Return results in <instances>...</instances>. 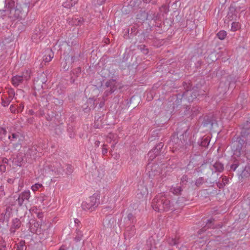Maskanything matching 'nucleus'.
Returning <instances> with one entry per match:
<instances>
[{
    "label": "nucleus",
    "mask_w": 250,
    "mask_h": 250,
    "mask_svg": "<svg viewBox=\"0 0 250 250\" xmlns=\"http://www.w3.org/2000/svg\"><path fill=\"white\" fill-rule=\"evenodd\" d=\"M241 129L239 136H234L232 138L231 148L234 152V157L232 159L233 164L231 167L235 169L238 163L237 161L243 162L246 158L244 156V150L246 147L248 138L250 134V119L240 125Z\"/></svg>",
    "instance_id": "1"
},
{
    "label": "nucleus",
    "mask_w": 250,
    "mask_h": 250,
    "mask_svg": "<svg viewBox=\"0 0 250 250\" xmlns=\"http://www.w3.org/2000/svg\"><path fill=\"white\" fill-rule=\"evenodd\" d=\"M185 200L183 197L178 198L175 201L171 198V197L167 194L159 193L153 199L152 207L153 209L158 212L173 211L178 208Z\"/></svg>",
    "instance_id": "2"
},
{
    "label": "nucleus",
    "mask_w": 250,
    "mask_h": 250,
    "mask_svg": "<svg viewBox=\"0 0 250 250\" xmlns=\"http://www.w3.org/2000/svg\"><path fill=\"white\" fill-rule=\"evenodd\" d=\"M204 83L205 81L202 80L199 83L193 86L190 83L184 82L183 86L185 91L182 93L184 100H185L188 103H191L195 100L197 101L203 100L207 94L205 86L202 84V83Z\"/></svg>",
    "instance_id": "3"
},
{
    "label": "nucleus",
    "mask_w": 250,
    "mask_h": 250,
    "mask_svg": "<svg viewBox=\"0 0 250 250\" xmlns=\"http://www.w3.org/2000/svg\"><path fill=\"white\" fill-rule=\"evenodd\" d=\"M189 126L185 123L178 125L176 133L171 137L170 145L175 149L182 148L187 143L190 132Z\"/></svg>",
    "instance_id": "4"
},
{
    "label": "nucleus",
    "mask_w": 250,
    "mask_h": 250,
    "mask_svg": "<svg viewBox=\"0 0 250 250\" xmlns=\"http://www.w3.org/2000/svg\"><path fill=\"white\" fill-rule=\"evenodd\" d=\"M4 9L0 10V19L4 20L6 17L16 19H21V8L19 4L4 1Z\"/></svg>",
    "instance_id": "5"
},
{
    "label": "nucleus",
    "mask_w": 250,
    "mask_h": 250,
    "mask_svg": "<svg viewBox=\"0 0 250 250\" xmlns=\"http://www.w3.org/2000/svg\"><path fill=\"white\" fill-rule=\"evenodd\" d=\"M244 154L243 156L246 158V159L244 160V161L243 162L237 161L238 162H239V163H237V166L236 167L235 169H233L231 167V165H232V164H233L234 163L233 161H232V159L234 157V152H233V155L231 156V159L229 163L226 166L227 168H229V171H235L239 166L243 165L245 163V162H246L247 163L245 166H242L243 169L241 171H238V172L237 173L239 177H241V179L247 178L249 177L250 175V159H248V157L246 156V148L244 150Z\"/></svg>",
    "instance_id": "6"
},
{
    "label": "nucleus",
    "mask_w": 250,
    "mask_h": 250,
    "mask_svg": "<svg viewBox=\"0 0 250 250\" xmlns=\"http://www.w3.org/2000/svg\"><path fill=\"white\" fill-rule=\"evenodd\" d=\"M199 122L202 126L209 130H211L214 126H218L216 118L212 113L200 117Z\"/></svg>",
    "instance_id": "7"
},
{
    "label": "nucleus",
    "mask_w": 250,
    "mask_h": 250,
    "mask_svg": "<svg viewBox=\"0 0 250 250\" xmlns=\"http://www.w3.org/2000/svg\"><path fill=\"white\" fill-rule=\"evenodd\" d=\"M100 197L99 193H94L86 201L82 203L81 205L82 208L85 210L92 211L94 210L100 204Z\"/></svg>",
    "instance_id": "8"
},
{
    "label": "nucleus",
    "mask_w": 250,
    "mask_h": 250,
    "mask_svg": "<svg viewBox=\"0 0 250 250\" xmlns=\"http://www.w3.org/2000/svg\"><path fill=\"white\" fill-rule=\"evenodd\" d=\"M163 142H160L156 144L154 147L147 153V157L149 161H153L156 157L162 156L164 157L165 154V148Z\"/></svg>",
    "instance_id": "9"
},
{
    "label": "nucleus",
    "mask_w": 250,
    "mask_h": 250,
    "mask_svg": "<svg viewBox=\"0 0 250 250\" xmlns=\"http://www.w3.org/2000/svg\"><path fill=\"white\" fill-rule=\"evenodd\" d=\"M117 77H118L117 76H112V79H110L106 82L105 85L108 89H106L104 93V97H107L109 96L117 90L118 86V83L116 81Z\"/></svg>",
    "instance_id": "10"
},
{
    "label": "nucleus",
    "mask_w": 250,
    "mask_h": 250,
    "mask_svg": "<svg viewBox=\"0 0 250 250\" xmlns=\"http://www.w3.org/2000/svg\"><path fill=\"white\" fill-rule=\"evenodd\" d=\"M27 227H28L30 231L33 233L40 232L41 231H38V230L41 229V225L40 223L37 221L35 218H32L29 220L27 224Z\"/></svg>",
    "instance_id": "11"
},
{
    "label": "nucleus",
    "mask_w": 250,
    "mask_h": 250,
    "mask_svg": "<svg viewBox=\"0 0 250 250\" xmlns=\"http://www.w3.org/2000/svg\"><path fill=\"white\" fill-rule=\"evenodd\" d=\"M12 209L10 207H7L0 214V222L2 224L8 223L9 219L12 215Z\"/></svg>",
    "instance_id": "12"
},
{
    "label": "nucleus",
    "mask_w": 250,
    "mask_h": 250,
    "mask_svg": "<svg viewBox=\"0 0 250 250\" xmlns=\"http://www.w3.org/2000/svg\"><path fill=\"white\" fill-rule=\"evenodd\" d=\"M248 94L246 92H241L237 100V108L241 109L244 108L247 104V98Z\"/></svg>",
    "instance_id": "13"
},
{
    "label": "nucleus",
    "mask_w": 250,
    "mask_h": 250,
    "mask_svg": "<svg viewBox=\"0 0 250 250\" xmlns=\"http://www.w3.org/2000/svg\"><path fill=\"white\" fill-rule=\"evenodd\" d=\"M30 197V192L29 190H25L19 194L18 198L16 199V201L18 202V205L19 207H21L24 202L28 201Z\"/></svg>",
    "instance_id": "14"
},
{
    "label": "nucleus",
    "mask_w": 250,
    "mask_h": 250,
    "mask_svg": "<svg viewBox=\"0 0 250 250\" xmlns=\"http://www.w3.org/2000/svg\"><path fill=\"white\" fill-rule=\"evenodd\" d=\"M203 160V157L200 154H195L190 158L188 165L195 167L200 165Z\"/></svg>",
    "instance_id": "15"
},
{
    "label": "nucleus",
    "mask_w": 250,
    "mask_h": 250,
    "mask_svg": "<svg viewBox=\"0 0 250 250\" xmlns=\"http://www.w3.org/2000/svg\"><path fill=\"white\" fill-rule=\"evenodd\" d=\"M209 143V137L204 136L202 137H200L198 140L197 145L200 147V149H204L208 147Z\"/></svg>",
    "instance_id": "16"
},
{
    "label": "nucleus",
    "mask_w": 250,
    "mask_h": 250,
    "mask_svg": "<svg viewBox=\"0 0 250 250\" xmlns=\"http://www.w3.org/2000/svg\"><path fill=\"white\" fill-rule=\"evenodd\" d=\"M238 7H236L235 5L231 4L229 8V11L227 16V18L229 21H233L235 20L237 17L236 13H237Z\"/></svg>",
    "instance_id": "17"
},
{
    "label": "nucleus",
    "mask_w": 250,
    "mask_h": 250,
    "mask_svg": "<svg viewBox=\"0 0 250 250\" xmlns=\"http://www.w3.org/2000/svg\"><path fill=\"white\" fill-rule=\"evenodd\" d=\"M29 76H27L23 75H16L12 77V83L15 86H17L19 85L20 83H22L24 79H25L26 80H28L29 79Z\"/></svg>",
    "instance_id": "18"
},
{
    "label": "nucleus",
    "mask_w": 250,
    "mask_h": 250,
    "mask_svg": "<svg viewBox=\"0 0 250 250\" xmlns=\"http://www.w3.org/2000/svg\"><path fill=\"white\" fill-rule=\"evenodd\" d=\"M20 219L18 218H14L12 221V225L10 229V231L11 233H15L16 230L20 229L21 226V222Z\"/></svg>",
    "instance_id": "19"
},
{
    "label": "nucleus",
    "mask_w": 250,
    "mask_h": 250,
    "mask_svg": "<svg viewBox=\"0 0 250 250\" xmlns=\"http://www.w3.org/2000/svg\"><path fill=\"white\" fill-rule=\"evenodd\" d=\"M116 219L111 215L106 216L104 219L103 224L104 227L111 228L116 225Z\"/></svg>",
    "instance_id": "20"
},
{
    "label": "nucleus",
    "mask_w": 250,
    "mask_h": 250,
    "mask_svg": "<svg viewBox=\"0 0 250 250\" xmlns=\"http://www.w3.org/2000/svg\"><path fill=\"white\" fill-rule=\"evenodd\" d=\"M155 24H153V26L151 27V30H154L159 34H161L165 30L164 29V23L162 21H158L154 22Z\"/></svg>",
    "instance_id": "21"
},
{
    "label": "nucleus",
    "mask_w": 250,
    "mask_h": 250,
    "mask_svg": "<svg viewBox=\"0 0 250 250\" xmlns=\"http://www.w3.org/2000/svg\"><path fill=\"white\" fill-rule=\"evenodd\" d=\"M148 194L147 188L146 186L140 185L137 191V195L139 199L143 198Z\"/></svg>",
    "instance_id": "22"
},
{
    "label": "nucleus",
    "mask_w": 250,
    "mask_h": 250,
    "mask_svg": "<svg viewBox=\"0 0 250 250\" xmlns=\"http://www.w3.org/2000/svg\"><path fill=\"white\" fill-rule=\"evenodd\" d=\"M67 132L69 137L73 139L76 136V127L74 123L71 122L67 124Z\"/></svg>",
    "instance_id": "23"
},
{
    "label": "nucleus",
    "mask_w": 250,
    "mask_h": 250,
    "mask_svg": "<svg viewBox=\"0 0 250 250\" xmlns=\"http://www.w3.org/2000/svg\"><path fill=\"white\" fill-rule=\"evenodd\" d=\"M53 167L51 171H54L57 175H62V172L65 171L64 167H62L60 163L57 162L53 164Z\"/></svg>",
    "instance_id": "24"
},
{
    "label": "nucleus",
    "mask_w": 250,
    "mask_h": 250,
    "mask_svg": "<svg viewBox=\"0 0 250 250\" xmlns=\"http://www.w3.org/2000/svg\"><path fill=\"white\" fill-rule=\"evenodd\" d=\"M54 57V52L51 48H48L45 51V55L43 56V61L45 62H48L51 61Z\"/></svg>",
    "instance_id": "25"
},
{
    "label": "nucleus",
    "mask_w": 250,
    "mask_h": 250,
    "mask_svg": "<svg viewBox=\"0 0 250 250\" xmlns=\"http://www.w3.org/2000/svg\"><path fill=\"white\" fill-rule=\"evenodd\" d=\"M145 10L141 9L137 15V19L139 22H144L147 20V15Z\"/></svg>",
    "instance_id": "26"
},
{
    "label": "nucleus",
    "mask_w": 250,
    "mask_h": 250,
    "mask_svg": "<svg viewBox=\"0 0 250 250\" xmlns=\"http://www.w3.org/2000/svg\"><path fill=\"white\" fill-rule=\"evenodd\" d=\"M157 165H154L151 167L150 171H148V176L149 178L153 179L156 175H159L160 171L156 169Z\"/></svg>",
    "instance_id": "27"
},
{
    "label": "nucleus",
    "mask_w": 250,
    "mask_h": 250,
    "mask_svg": "<svg viewBox=\"0 0 250 250\" xmlns=\"http://www.w3.org/2000/svg\"><path fill=\"white\" fill-rule=\"evenodd\" d=\"M23 158L21 154H18L16 157L13 158V162L19 167H21L23 164Z\"/></svg>",
    "instance_id": "28"
},
{
    "label": "nucleus",
    "mask_w": 250,
    "mask_h": 250,
    "mask_svg": "<svg viewBox=\"0 0 250 250\" xmlns=\"http://www.w3.org/2000/svg\"><path fill=\"white\" fill-rule=\"evenodd\" d=\"M212 166L215 172H221L224 169V165L219 161L216 162Z\"/></svg>",
    "instance_id": "29"
},
{
    "label": "nucleus",
    "mask_w": 250,
    "mask_h": 250,
    "mask_svg": "<svg viewBox=\"0 0 250 250\" xmlns=\"http://www.w3.org/2000/svg\"><path fill=\"white\" fill-rule=\"evenodd\" d=\"M184 188L181 185L180 186L177 185L174 187H172L170 190L174 194L178 195L181 194Z\"/></svg>",
    "instance_id": "30"
},
{
    "label": "nucleus",
    "mask_w": 250,
    "mask_h": 250,
    "mask_svg": "<svg viewBox=\"0 0 250 250\" xmlns=\"http://www.w3.org/2000/svg\"><path fill=\"white\" fill-rule=\"evenodd\" d=\"M42 29H41L40 27L36 28L34 32V35L33 37L34 38H43L44 33L42 31Z\"/></svg>",
    "instance_id": "31"
},
{
    "label": "nucleus",
    "mask_w": 250,
    "mask_h": 250,
    "mask_svg": "<svg viewBox=\"0 0 250 250\" xmlns=\"http://www.w3.org/2000/svg\"><path fill=\"white\" fill-rule=\"evenodd\" d=\"M56 112L52 110H47L45 116L46 120L48 121H51L55 118Z\"/></svg>",
    "instance_id": "32"
},
{
    "label": "nucleus",
    "mask_w": 250,
    "mask_h": 250,
    "mask_svg": "<svg viewBox=\"0 0 250 250\" xmlns=\"http://www.w3.org/2000/svg\"><path fill=\"white\" fill-rule=\"evenodd\" d=\"M81 72V68L80 67H77L71 70L70 76H74V77L77 78L80 76Z\"/></svg>",
    "instance_id": "33"
},
{
    "label": "nucleus",
    "mask_w": 250,
    "mask_h": 250,
    "mask_svg": "<svg viewBox=\"0 0 250 250\" xmlns=\"http://www.w3.org/2000/svg\"><path fill=\"white\" fill-rule=\"evenodd\" d=\"M137 48L144 55H147L149 53V49L144 44H140L137 46Z\"/></svg>",
    "instance_id": "34"
},
{
    "label": "nucleus",
    "mask_w": 250,
    "mask_h": 250,
    "mask_svg": "<svg viewBox=\"0 0 250 250\" xmlns=\"http://www.w3.org/2000/svg\"><path fill=\"white\" fill-rule=\"evenodd\" d=\"M143 3L145 4L146 5L148 4L146 7V9H148L150 8V5H156L158 3V0H142Z\"/></svg>",
    "instance_id": "35"
},
{
    "label": "nucleus",
    "mask_w": 250,
    "mask_h": 250,
    "mask_svg": "<svg viewBox=\"0 0 250 250\" xmlns=\"http://www.w3.org/2000/svg\"><path fill=\"white\" fill-rule=\"evenodd\" d=\"M17 249L16 250H26L27 247L25 245V242L24 240H21L19 242L16 244Z\"/></svg>",
    "instance_id": "36"
},
{
    "label": "nucleus",
    "mask_w": 250,
    "mask_h": 250,
    "mask_svg": "<svg viewBox=\"0 0 250 250\" xmlns=\"http://www.w3.org/2000/svg\"><path fill=\"white\" fill-rule=\"evenodd\" d=\"M95 102V100L94 98H90L86 102L87 104L88 105L89 108H90L91 110L94 109L96 107Z\"/></svg>",
    "instance_id": "37"
},
{
    "label": "nucleus",
    "mask_w": 250,
    "mask_h": 250,
    "mask_svg": "<svg viewBox=\"0 0 250 250\" xmlns=\"http://www.w3.org/2000/svg\"><path fill=\"white\" fill-rule=\"evenodd\" d=\"M177 99L173 103V107H175V106H177L179 105L181 102L182 100L183 99V96H182V94L178 93L176 94Z\"/></svg>",
    "instance_id": "38"
},
{
    "label": "nucleus",
    "mask_w": 250,
    "mask_h": 250,
    "mask_svg": "<svg viewBox=\"0 0 250 250\" xmlns=\"http://www.w3.org/2000/svg\"><path fill=\"white\" fill-rule=\"evenodd\" d=\"M214 219L210 218L209 219L207 220L206 222V227L208 229L212 228V229H216L217 227L215 226L214 224Z\"/></svg>",
    "instance_id": "39"
},
{
    "label": "nucleus",
    "mask_w": 250,
    "mask_h": 250,
    "mask_svg": "<svg viewBox=\"0 0 250 250\" xmlns=\"http://www.w3.org/2000/svg\"><path fill=\"white\" fill-rule=\"evenodd\" d=\"M148 32L146 31L145 32H142L140 34L138 35V37L140 38V42H142L143 41H147V36L148 34Z\"/></svg>",
    "instance_id": "40"
},
{
    "label": "nucleus",
    "mask_w": 250,
    "mask_h": 250,
    "mask_svg": "<svg viewBox=\"0 0 250 250\" xmlns=\"http://www.w3.org/2000/svg\"><path fill=\"white\" fill-rule=\"evenodd\" d=\"M150 9H151V5L150 6ZM147 15V20L148 21H152L154 20L155 17V13L153 11H151L150 10L148 12H146Z\"/></svg>",
    "instance_id": "41"
},
{
    "label": "nucleus",
    "mask_w": 250,
    "mask_h": 250,
    "mask_svg": "<svg viewBox=\"0 0 250 250\" xmlns=\"http://www.w3.org/2000/svg\"><path fill=\"white\" fill-rule=\"evenodd\" d=\"M65 171H64L66 175H70L73 171V167L69 164H65L64 167Z\"/></svg>",
    "instance_id": "42"
},
{
    "label": "nucleus",
    "mask_w": 250,
    "mask_h": 250,
    "mask_svg": "<svg viewBox=\"0 0 250 250\" xmlns=\"http://www.w3.org/2000/svg\"><path fill=\"white\" fill-rule=\"evenodd\" d=\"M237 78L236 76L229 75L227 77V81L228 83H230L231 84H233V86L237 82Z\"/></svg>",
    "instance_id": "43"
},
{
    "label": "nucleus",
    "mask_w": 250,
    "mask_h": 250,
    "mask_svg": "<svg viewBox=\"0 0 250 250\" xmlns=\"http://www.w3.org/2000/svg\"><path fill=\"white\" fill-rule=\"evenodd\" d=\"M139 33V30L135 26H133L131 27L130 29V37H128L129 38H132L134 36L137 35Z\"/></svg>",
    "instance_id": "44"
},
{
    "label": "nucleus",
    "mask_w": 250,
    "mask_h": 250,
    "mask_svg": "<svg viewBox=\"0 0 250 250\" xmlns=\"http://www.w3.org/2000/svg\"><path fill=\"white\" fill-rule=\"evenodd\" d=\"M169 8L168 4H163L159 7V10L161 13L167 14L169 11Z\"/></svg>",
    "instance_id": "45"
},
{
    "label": "nucleus",
    "mask_w": 250,
    "mask_h": 250,
    "mask_svg": "<svg viewBox=\"0 0 250 250\" xmlns=\"http://www.w3.org/2000/svg\"><path fill=\"white\" fill-rule=\"evenodd\" d=\"M0 250H7V243L2 238H0Z\"/></svg>",
    "instance_id": "46"
},
{
    "label": "nucleus",
    "mask_w": 250,
    "mask_h": 250,
    "mask_svg": "<svg viewBox=\"0 0 250 250\" xmlns=\"http://www.w3.org/2000/svg\"><path fill=\"white\" fill-rule=\"evenodd\" d=\"M76 236L74 237V241L76 242H80L82 239L83 236V234L81 231L80 230L76 229Z\"/></svg>",
    "instance_id": "47"
},
{
    "label": "nucleus",
    "mask_w": 250,
    "mask_h": 250,
    "mask_svg": "<svg viewBox=\"0 0 250 250\" xmlns=\"http://www.w3.org/2000/svg\"><path fill=\"white\" fill-rule=\"evenodd\" d=\"M201 109V108L199 106L193 107L191 109V115L192 116H196L200 112Z\"/></svg>",
    "instance_id": "48"
},
{
    "label": "nucleus",
    "mask_w": 250,
    "mask_h": 250,
    "mask_svg": "<svg viewBox=\"0 0 250 250\" xmlns=\"http://www.w3.org/2000/svg\"><path fill=\"white\" fill-rule=\"evenodd\" d=\"M167 242L170 246H177L179 243L178 239L176 238H169L167 240Z\"/></svg>",
    "instance_id": "49"
},
{
    "label": "nucleus",
    "mask_w": 250,
    "mask_h": 250,
    "mask_svg": "<svg viewBox=\"0 0 250 250\" xmlns=\"http://www.w3.org/2000/svg\"><path fill=\"white\" fill-rule=\"evenodd\" d=\"M227 35V33L226 31L221 30L217 34V36L220 40H223L225 39Z\"/></svg>",
    "instance_id": "50"
},
{
    "label": "nucleus",
    "mask_w": 250,
    "mask_h": 250,
    "mask_svg": "<svg viewBox=\"0 0 250 250\" xmlns=\"http://www.w3.org/2000/svg\"><path fill=\"white\" fill-rule=\"evenodd\" d=\"M154 240L152 237H149L146 241V250H152V242Z\"/></svg>",
    "instance_id": "51"
},
{
    "label": "nucleus",
    "mask_w": 250,
    "mask_h": 250,
    "mask_svg": "<svg viewBox=\"0 0 250 250\" xmlns=\"http://www.w3.org/2000/svg\"><path fill=\"white\" fill-rule=\"evenodd\" d=\"M240 28V24L238 22H233L231 23V30L236 31Z\"/></svg>",
    "instance_id": "52"
},
{
    "label": "nucleus",
    "mask_w": 250,
    "mask_h": 250,
    "mask_svg": "<svg viewBox=\"0 0 250 250\" xmlns=\"http://www.w3.org/2000/svg\"><path fill=\"white\" fill-rule=\"evenodd\" d=\"M188 177L187 175H184L182 176V177L181 178V183L180 185L183 187H184L185 186H186L188 182Z\"/></svg>",
    "instance_id": "53"
},
{
    "label": "nucleus",
    "mask_w": 250,
    "mask_h": 250,
    "mask_svg": "<svg viewBox=\"0 0 250 250\" xmlns=\"http://www.w3.org/2000/svg\"><path fill=\"white\" fill-rule=\"evenodd\" d=\"M43 188V186L42 185V184H40V183H36L34 185H33L32 187H31V188L34 191H35L36 190H39L40 188Z\"/></svg>",
    "instance_id": "54"
},
{
    "label": "nucleus",
    "mask_w": 250,
    "mask_h": 250,
    "mask_svg": "<svg viewBox=\"0 0 250 250\" xmlns=\"http://www.w3.org/2000/svg\"><path fill=\"white\" fill-rule=\"evenodd\" d=\"M21 141V139H19L18 142L13 144V147L15 150H19L21 148V143L20 142Z\"/></svg>",
    "instance_id": "55"
},
{
    "label": "nucleus",
    "mask_w": 250,
    "mask_h": 250,
    "mask_svg": "<svg viewBox=\"0 0 250 250\" xmlns=\"http://www.w3.org/2000/svg\"><path fill=\"white\" fill-rule=\"evenodd\" d=\"M184 108H185V109L184 111V115H190L191 114V111L190 106L187 105H184Z\"/></svg>",
    "instance_id": "56"
},
{
    "label": "nucleus",
    "mask_w": 250,
    "mask_h": 250,
    "mask_svg": "<svg viewBox=\"0 0 250 250\" xmlns=\"http://www.w3.org/2000/svg\"><path fill=\"white\" fill-rule=\"evenodd\" d=\"M204 182V178L203 177H200L198 179L196 180L195 182V185L199 187L201 185H202Z\"/></svg>",
    "instance_id": "57"
},
{
    "label": "nucleus",
    "mask_w": 250,
    "mask_h": 250,
    "mask_svg": "<svg viewBox=\"0 0 250 250\" xmlns=\"http://www.w3.org/2000/svg\"><path fill=\"white\" fill-rule=\"evenodd\" d=\"M83 22V18L80 17L77 19H75L74 21V23L76 25H81Z\"/></svg>",
    "instance_id": "58"
},
{
    "label": "nucleus",
    "mask_w": 250,
    "mask_h": 250,
    "mask_svg": "<svg viewBox=\"0 0 250 250\" xmlns=\"http://www.w3.org/2000/svg\"><path fill=\"white\" fill-rule=\"evenodd\" d=\"M19 138V133H12L11 136L9 135L8 136V139L11 141H13L14 139H17Z\"/></svg>",
    "instance_id": "59"
},
{
    "label": "nucleus",
    "mask_w": 250,
    "mask_h": 250,
    "mask_svg": "<svg viewBox=\"0 0 250 250\" xmlns=\"http://www.w3.org/2000/svg\"><path fill=\"white\" fill-rule=\"evenodd\" d=\"M127 218L130 222V223L133 224L134 223L135 217L132 213H129L128 214ZM135 221L136 220H135Z\"/></svg>",
    "instance_id": "60"
},
{
    "label": "nucleus",
    "mask_w": 250,
    "mask_h": 250,
    "mask_svg": "<svg viewBox=\"0 0 250 250\" xmlns=\"http://www.w3.org/2000/svg\"><path fill=\"white\" fill-rule=\"evenodd\" d=\"M82 108H83V110L85 112V113H88L90 112V111L91 110V109H90V108H89V106L86 103H85L84 104H83V105H82Z\"/></svg>",
    "instance_id": "61"
},
{
    "label": "nucleus",
    "mask_w": 250,
    "mask_h": 250,
    "mask_svg": "<svg viewBox=\"0 0 250 250\" xmlns=\"http://www.w3.org/2000/svg\"><path fill=\"white\" fill-rule=\"evenodd\" d=\"M53 102L56 105H59V106L62 105L63 103V100H62L61 99H58V98H55L54 99Z\"/></svg>",
    "instance_id": "62"
},
{
    "label": "nucleus",
    "mask_w": 250,
    "mask_h": 250,
    "mask_svg": "<svg viewBox=\"0 0 250 250\" xmlns=\"http://www.w3.org/2000/svg\"><path fill=\"white\" fill-rule=\"evenodd\" d=\"M80 56V54H79V53H77L76 54V55H74V56H71V60L72 62H74L78 61L79 60Z\"/></svg>",
    "instance_id": "63"
},
{
    "label": "nucleus",
    "mask_w": 250,
    "mask_h": 250,
    "mask_svg": "<svg viewBox=\"0 0 250 250\" xmlns=\"http://www.w3.org/2000/svg\"><path fill=\"white\" fill-rule=\"evenodd\" d=\"M108 146L107 145L104 144L103 145V148H102V154L104 156L106 155L108 152V148H107Z\"/></svg>",
    "instance_id": "64"
}]
</instances>
